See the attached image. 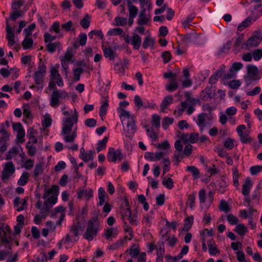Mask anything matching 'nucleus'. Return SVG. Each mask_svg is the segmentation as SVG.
Segmentation results:
<instances>
[{
    "label": "nucleus",
    "instance_id": "obj_10",
    "mask_svg": "<svg viewBox=\"0 0 262 262\" xmlns=\"http://www.w3.org/2000/svg\"><path fill=\"white\" fill-rule=\"evenodd\" d=\"M215 95V88L212 85L207 86L202 91V96L203 100L208 101L213 98Z\"/></svg>",
    "mask_w": 262,
    "mask_h": 262
},
{
    "label": "nucleus",
    "instance_id": "obj_13",
    "mask_svg": "<svg viewBox=\"0 0 262 262\" xmlns=\"http://www.w3.org/2000/svg\"><path fill=\"white\" fill-rule=\"evenodd\" d=\"M6 32L7 39L8 41V45L10 47H12L15 43L14 40V34L12 31V27L8 24V19H6Z\"/></svg>",
    "mask_w": 262,
    "mask_h": 262
},
{
    "label": "nucleus",
    "instance_id": "obj_37",
    "mask_svg": "<svg viewBox=\"0 0 262 262\" xmlns=\"http://www.w3.org/2000/svg\"><path fill=\"white\" fill-rule=\"evenodd\" d=\"M187 171L191 172L194 179H198L200 177V173L199 169L193 166H189L187 167Z\"/></svg>",
    "mask_w": 262,
    "mask_h": 262
},
{
    "label": "nucleus",
    "instance_id": "obj_53",
    "mask_svg": "<svg viewBox=\"0 0 262 262\" xmlns=\"http://www.w3.org/2000/svg\"><path fill=\"white\" fill-rule=\"evenodd\" d=\"M43 172V169H42V166L41 163H38L36 165L33 176L35 178H36L38 176L39 174H41Z\"/></svg>",
    "mask_w": 262,
    "mask_h": 262
},
{
    "label": "nucleus",
    "instance_id": "obj_39",
    "mask_svg": "<svg viewBox=\"0 0 262 262\" xmlns=\"http://www.w3.org/2000/svg\"><path fill=\"white\" fill-rule=\"evenodd\" d=\"M160 116L157 114H154L152 116L151 124L153 126L156 128H159L160 126Z\"/></svg>",
    "mask_w": 262,
    "mask_h": 262
},
{
    "label": "nucleus",
    "instance_id": "obj_33",
    "mask_svg": "<svg viewBox=\"0 0 262 262\" xmlns=\"http://www.w3.org/2000/svg\"><path fill=\"white\" fill-rule=\"evenodd\" d=\"M29 174L28 172H23L17 182V184L19 186L25 185L28 181Z\"/></svg>",
    "mask_w": 262,
    "mask_h": 262
},
{
    "label": "nucleus",
    "instance_id": "obj_54",
    "mask_svg": "<svg viewBox=\"0 0 262 262\" xmlns=\"http://www.w3.org/2000/svg\"><path fill=\"white\" fill-rule=\"evenodd\" d=\"M30 144V141L27 142L26 145V148L28 149V152L29 155L31 156H33L35 155L37 150L35 146L33 145H29Z\"/></svg>",
    "mask_w": 262,
    "mask_h": 262
},
{
    "label": "nucleus",
    "instance_id": "obj_42",
    "mask_svg": "<svg viewBox=\"0 0 262 262\" xmlns=\"http://www.w3.org/2000/svg\"><path fill=\"white\" fill-rule=\"evenodd\" d=\"M173 122V119L172 118L165 117L163 118L162 121V127L164 129H167L168 126L172 124Z\"/></svg>",
    "mask_w": 262,
    "mask_h": 262
},
{
    "label": "nucleus",
    "instance_id": "obj_26",
    "mask_svg": "<svg viewBox=\"0 0 262 262\" xmlns=\"http://www.w3.org/2000/svg\"><path fill=\"white\" fill-rule=\"evenodd\" d=\"M19 149H20L21 151H23V149L20 146L13 147L12 148H11L9 150V151L8 152V153L7 154L6 159L8 160H10L11 159H12V158L13 156L16 155L18 153Z\"/></svg>",
    "mask_w": 262,
    "mask_h": 262
},
{
    "label": "nucleus",
    "instance_id": "obj_22",
    "mask_svg": "<svg viewBox=\"0 0 262 262\" xmlns=\"http://www.w3.org/2000/svg\"><path fill=\"white\" fill-rule=\"evenodd\" d=\"M234 231L241 236L245 235L248 231L247 227L243 224L237 225Z\"/></svg>",
    "mask_w": 262,
    "mask_h": 262
},
{
    "label": "nucleus",
    "instance_id": "obj_56",
    "mask_svg": "<svg viewBox=\"0 0 262 262\" xmlns=\"http://www.w3.org/2000/svg\"><path fill=\"white\" fill-rule=\"evenodd\" d=\"M115 21L116 23V25L118 26H125L127 24V18L121 17H116L115 19Z\"/></svg>",
    "mask_w": 262,
    "mask_h": 262
},
{
    "label": "nucleus",
    "instance_id": "obj_12",
    "mask_svg": "<svg viewBox=\"0 0 262 262\" xmlns=\"http://www.w3.org/2000/svg\"><path fill=\"white\" fill-rule=\"evenodd\" d=\"M261 38L260 36H252L244 43L246 47L248 48L256 47L261 42Z\"/></svg>",
    "mask_w": 262,
    "mask_h": 262
},
{
    "label": "nucleus",
    "instance_id": "obj_17",
    "mask_svg": "<svg viewBox=\"0 0 262 262\" xmlns=\"http://www.w3.org/2000/svg\"><path fill=\"white\" fill-rule=\"evenodd\" d=\"M59 94L58 93V91L57 90H55V91H53L50 99V105L52 107H56L59 104L60 99Z\"/></svg>",
    "mask_w": 262,
    "mask_h": 262
},
{
    "label": "nucleus",
    "instance_id": "obj_15",
    "mask_svg": "<svg viewBox=\"0 0 262 262\" xmlns=\"http://www.w3.org/2000/svg\"><path fill=\"white\" fill-rule=\"evenodd\" d=\"M45 75L35 72L33 75V78L36 84L37 85L38 89L43 88V82Z\"/></svg>",
    "mask_w": 262,
    "mask_h": 262
},
{
    "label": "nucleus",
    "instance_id": "obj_52",
    "mask_svg": "<svg viewBox=\"0 0 262 262\" xmlns=\"http://www.w3.org/2000/svg\"><path fill=\"white\" fill-rule=\"evenodd\" d=\"M227 220L230 225H237L239 221L238 219L232 214L227 215Z\"/></svg>",
    "mask_w": 262,
    "mask_h": 262
},
{
    "label": "nucleus",
    "instance_id": "obj_60",
    "mask_svg": "<svg viewBox=\"0 0 262 262\" xmlns=\"http://www.w3.org/2000/svg\"><path fill=\"white\" fill-rule=\"evenodd\" d=\"M35 24H32L24 29V32L25 33L26 37H29L32 34V32L35 29Z\"/></svg>",
    "mask_w": 262,
    "mask_h": 262
},
{
    "label": "nucleus",
    "instance_id": "obj_25",
    "mask_svg": "<svg viewBox=\"0 0 262 262\" xmlns=\"http://www.w3.org/2000/svg\"><path fill=\"white\" fill-rule=\"evenodd\" d=\"M157 255L158 259L160 258L161 260L163 259V256L165 253L164 245L163 242H158L157 243Z\"/></svg>",
    "mask_w": 262,
    "mask_h": 262
},
{
    "label": "nucleus",
    "instance_id": "obj_48",
    "mask_svg": "<svg viewBox=\"0 0 262 262\" xmlns=\"http://www.w3.org/2000/svg\"><path fill=\"white\" fill-rule=\"evenodd\" d=\"M238 177L239 175L238 172V169L236 167H235L233 169L232 177L234 186L236 187L239 186V183L238 181Z\"/></svg>",
    "mask_w": 262,
    "mask_h": 262
},
{
    "label": "nucleus",
    "instance_id": "obj_44",
    "mask_svg": "<svg viewBox=\"0 0 262 262\" xmlns=\"http://www.w3.org/2000/svg\"><path fill=\"white\" fill-rule=\"evenodd\" d=\"M108 106V100H106L105 102H103L102 103V104H101V105L100 107V110H99V115L101 117H102L106 115Z\"/></svg>",
    "mask_w": 262,
    "mask_h": 262
},
{
    "label": "nucleus",
    "instance_id": "obj_30",
    "mask_svg": "<svg viewBox=\"0 0 262 262\" xmlns=\"http://www.w3.org/2000/svg\"><path fill=\"white\" fill-rule=\"evenodd\" d=\"M252 19V17L249 16L247 18H246L242 23H241L238 27L237 30L239 31H242L245 28H247L250 24H251V21Z\"/></svg>",
    "mask_w": 262,
    "mask_h": 262
},
{
    "label": "nucleus",
    "instance_id": "obj_61",
    "mask_svg": "<svg viewBox=\"0 0 262 262\" xmlns=\"http://www.w3.org/2000/svg\"><path fill=\"white\" fill-rule=\"evenodd\" d=\"M224 146L228 149H232L234 147L233 140L230 138H227L224 142Z\"/></svg>",
    "mask_w": 262,
    "mask_h": 262
},
{
    "label": "nucleus",
    "instance_id": "obj_47",
    "mask_svg": "<svg viewBox=\"0 0 262 262\" xmlns=\"http://www.w3.org/2000/svg\"><path fill=\"white\" fill-rule=\"evenodd\" d=\"M139 253V245L134 244L130 249V255L133 257H136Z\"/></svg>",
    "mask_w": 262,
    "mask_h": 262
},
{
    "label": "nucleus",
    "instance_id": "obj_31",
    "mask_svg": "<svg viewBox=\"0 0 262 262\" xmlns=\"http://www.w3.org/2000/svg\"><path fill=\"white\" fill-rule=\"evenodd\" d=\"M77 127L74 129L73 132L71 135L67 134L64 136L63 140L66 142L71 143L77 137Z\"/></svg>",
    "mask_w": 262,
    "mask_h": 262
},
{
    "label": "nucleus",
    "instance_id": "obj_27",
    "mask_svg": "<svg viewBox=\"0 0 262 262\" xmlns=\"http://www.w3.org/2000/svg\"><path fill=\"white\" fill-rule=\"evenodd\" d=\"M178 88V84L176 78H172L169 83L166 85V90L168 92H173Z\"/></svg>",
    "mask_w": 262,
    "mask_h": 262
},
{
    "label": "nucleus",
    "instance_id": "obj_43",
    "mask_svg": "<svg viewBox=\"0 0 262 262\" xmlns=\"http://www.w3.org/2000/svg\"><path fill=\"white\" fill-rule=\"evenodd\" d=\"M33 40L31 38L26 37L23 41L22 46L24 49H28L32 47Z\"/></svg>",
    "mask_w": 262,
    "mask_h": 262
},
{
    "label": "nucleus",
    "instance_id": "obj_45",
    "mask_svg": "<svg viewBox=\"0 0 262 262\" xmlns=\"http://www.w3.org/2000/svg\"><path fill=\"white\" fill-rule=\"evenodd\" d=\"M83 70L81 68H78L73 70L74 73V80L78 81L80 79V75L83 73Z\"/></svg>",
    "mask_w": 262,
    "mask_h": 262
},
{
    "label": "nucleus",
    "instance_id": "obj_11",
    "mask_svg": "<svg viewBox=\"0 0 262 262\" xmlns=\"http://www.w3.org/2000/svg\"><path fill=\"white\" fill-rule=\"evenodd\" d=\"M164 155L162 151L156 152L155 153L151 152H146L144 155V158L150 161H158L161 160Z\"/></svg>",
    "mask_w": 262,
    "mask_h": 262
},
{
    "label": "nucleus",
    "instance_id": "obj_16",
    "mask_svg": "<svg viewBox=\"0 0 262 262\" xmlns=\"http://www.w3.org/2000/svg\"><path fill=\"white\" fill-rule=\"evenodd\" d=\"M252 183L251 179L249 177L247 178L245 180V182L243 185L242 191V194L245 196L249 195L250 188L252 187Z\"/></svg>",
    "mask_w": 262,
    "mask_h": 262
},
{
    "label": "nucleus",
    "instance_id": "obj_36",
    "mask_svg": "<svg viewBox=\"0 0 262 262\" xmlns=\"http://www.w3.org/2000/svg\"><path fill=\"white\" fill-rule=\"evenodd\" d=\"M105 195V192L104 189L102 187H100L98 189V198L99 200L98 205L101 206L104 203Z\"/></svg>",
    "mask_w": 262,
    "mask_h": 262
},
{
    "label": "nucleus",
    "instance_id": "obj_18",
    "mask_svg": "<svg viewBox=\"0 0 262 262\" xmlns=\"http://www.w3.org/2000/svg\"><path fill=\"white\" fill-rule=\"evenodd\" d=\"M173 102V97L171 95L165 96L160 104L161 111L164 112L167 107Z\"/></svg>",
    "mask_w": 262,
    "mask_h": 262
},
{
    "label": "nucleus",
    "instance_id": "obj_41",
    "mask_svg": "<svg viewBox=\"0 0 262 262\" xmlns=\"http://www.w3.org/2000/svg\"><path fill=\"white\" fill-rule=\"evenodd\" d=\"M103 54L104 56L106 58L108 57L110 60H113L115 58L114 52L110 48L103 49Z\"/></svg>",
    "mask_w": 262,
    "mask_h": 262
},
{
    "label": "nucleus",
    "instance_id": "obj_40",
    "mask_svg": "<svg viewBox=\"0 0 262 262\" xmlns=\"http://www.w3.org/2000/svg\"><path fill=\"white\" fill-rule=\"evenodd\" d=\"M193 218L192 216L188 217L186 218L185 220V223H184V227L183 228V230L185 231H188L190 229V228L193 224Z\"/></svg>",
    "mask_w": 262,
    "mask_h": 262
},
{
    "label": "nucleus",
    "instance_id": "obj_59",
    "mask_svg": "<svg viewBox=\"0 0 262 262\" xmlns=\"http://www.w3.org/2000/svg\"><path fill=\"white\" fill-rule=\"evenodd\" d=\"M154 43V40L147 36L144 38L142 46L144 48L147 49L150 45L152 46Z\"/></svg>",
    "mask_w": 262,
    "mask_h": 262
},
{
    "label": "nucleus",
    "instance_id": "obj_7",
    "mask_svg": "<svg viewBox=\"0 0 262 262\" xmlns=\"http://www.w3.org/2000/svg\"><path fill=\"white\" fill-rule=\"evenodd\" d=\"M15 167L12 162H7L4 167L2 173V180L5 181L8 179L9 175L13 174L15 171Z\"/></svg>",
    "mask_w": 262,
    "mask_h": 262
},
{
    "label": "nucleus",
    "instance_id": "obj_34",
    "mask_svg": "<svg viewBox=\"0 0 262 262\" xmlns=\"http://www.w3.org/2000/svg\"><path fill=\"white\" fill-rule=\"evenodd\" d=\"M80 158L85 162H88L89 160H92L93 159V152L90 150L88 153H85L84 150H83V153H81Z\"/></svg>",
    "mask_w": 262,
    "mask_h": 262
},
{
    "label": "nucleus",
    "instance_id": "obj_63",
    "mask_svg": "<svg viewBox=\"0 0 262 262\" xmlns=\"http://www.w3.org/2000/svg\"><path fill=\"white\" fill-rule=\"evenodd\" d=\"M253 57L256 61L259 60L262 58V50L256 49L253 52Z\"/></svg>",
    "mask_w": 262,
    "mask_h": 262
},
{
    "label": "nucleus",
    "instance_id": "obj_6",
    "mask_svg": "<svg viewBox=\"0 0 262 262\" xmlns=\"http://www.w3.org/2000/svg\"><path fill=\"white\" fill-rule=\"evenodd\" d=\"M107 160L110 162H115L117 160L121 161L124 158L121 150H115L114 148H110L107 154Z\"/></svg>",
    "mask_w": 262,
    "mask_h": 262
},
{
    "label": "nucleus",
    "instance_id": "obj_29",
    "mask_svg": "<svg viewBox=\"0 0 262 262\" xmlns=\"http://www.w3.org/2000/svg\"><path fill=\"white\" fill-rule=\"evenodd\" d=\"M91 16L88 14L80 20V25L83 29H87L90 25Z\"/></svg>",
    "mask_w": 262,
    "mask_h": 262
},
{
    "label": "nucleus",
    "instance_id": "obj_24",
    "mask_svg": "<svg viewBox=\"0 0 262 262\" xmlns=\"http://www.w3.org/2000/svg\"><path fill=\"white\" fill-rule=\"evenodd\" d=\"M127 8L129 12L128 16L133 17L135 18L138 12V8L135 5L131 4L130 2L129 1L128 2Z\"/></svg>",
    "mask_w": 262,
    "mask_h": 262
},
{
    "label": "nucleus",
    "instance_id": "obj_5",
    "mask_svg": "<svg viewBox=\"0 0 262 262\" xmlns=\"http://www.w3.org/2000/svg\"><path fill=\"white\" fill-rule=\"evenodd\" d=\"M211 119L208 115L206 113H202L199 114L197 116L196 124L200 127L201 133L204 130V128L210 124Z\"/></svg>",
    "mask_w": 262,
    "mask_h": 262
},
{
    "label": "nucleus",
    "instance_id": "obj_35",
    "mask_svg": "<svg viewBox=\"0 0 262 262\" xmlns=\"http://www.w3.org/2000/svg\"><path fill=\"white\" fill-rule=\"evenodd\" d=\"M108 140V138L105 137L102 140L98 141L97 144V147L96 148L98 152L106 148V143Z\"/></svg>",
    "mask_w": 262,
    "mask_h": 262
},
{
    "label": "nucleus",
    "instance_id": "obj_55",
    "mask_svg": "<svg viewBox=\"0 0 262 262\" xmlns=\"http://www.w3.org/2000/svg\"><path fill=\"white\" fill-rule=\"evenodd\" d=\"M219 209L221 211L228 212L229 211V207L228 203L225 200H222L220 202Z\"/></svg>",
    "mask_w": 262,
    "mask_h": 262
},
{
    "label": "nucleus",
    "instance_id": "obj_32",
    "mask_svg": "<svg viewBox=\"0 0 262 262\" xmlns=\"http://www.w3.org/2000/svg\"><path fill=\"white\" fill-rule=\"evenodd\" d=\"M253 20L255 21L257 18L262 15V4L258 5L255 6L254 11L253 12Z\"/></svg>",
    "mask_w": 262,
    "mask_h": 262
},
{
    "label": "nucleus",
    "instance_id": "obj_62",
    "mask_svg": "<svg viewBox=\"0 0 262 262\" xmlns=\"http://www.w3.org/2000/svg\"><path fill=\"white\" fill-rule=\"evenodd\" d=\"M78 38L79 45L81 46H85L87 40V36L86 34L81 33L79 35Z\"/></svg>",
    "mask_w": 262,
    "mask_h": 262
},
{
    "label": "nucleus",
    "instance_id": "obj_28",
    "mask_svg": "<svg viewBox=\"0 0 262 262\" xmlns=\"http://www.w3.org/2000/svg\"><path fill=\"white\" fill-rule=\"evenodd\" d=\"M60 46V43L59 41H55L54 42H49L46 47L47 50L51 53H52L54 52L56 49L59 48Z\"/></svg>",
    "mask_w": 262,
    "mask_h": 262
},
{
    "label": "nucleus",
    "instance_id": "obj_14",
    "mask_svg": "<svg viewBox=\"0 0 262 262\" xmlns=\"http://www.w3.org/2000/svg\"><path fill=\"white\" fill-rule=\"evenodd\" d=\"M77 194L79 199L84 198L86 200H89L93 196V190L91 189H81L77 192Z\"/></svg>",
    "mask_w": 262,
    "mask_h": 262
},
{
    "label": "nucleus",
    "instance_id": "obj_20",
    "mask_svg": "<svg viewBox=\"0 0 262 262\" xmlns=\"http://www.w3.org/2000/svg\"><path fill=\"white\" fill-rule=\"evenodd\" d=\"M118 234V231L116 228H110L105 230L104 236L107 240L111 239V237H116Z\"/></svg>",
    "mask_w": 262,
    "mask_h": 262
},
{
    "label": "nucleus",
    "instance_id": "obj_21",
    "mask_svg": "<svg viewBox=\"0 0 262 262\" xmlns=\"http://www.w3.org/2000/svg\"><path fill=\"white\" fill-rule=\"evenodd\" d=\"M142 42L141 37L137 34H135L132 38L131 43L135 49H138L141 46Z\"/></svg>",
    "mask_w": 262,
    "mask_h": 262
},
{
    "label": "nucleus",
    "instance_id": "obj_50",
    "mask_svg": "<svg viewBox=\"0 0 262 262\" xmlns=\"http://www.w3.org/2000/svg\"><path fill=\"white\" fill-rule=\"evenodd\" d=\"M162 184L168 189H172L174 187L173 180L170 178H168L166 179L164 178Z\"/></svg>",
    "mask_w": 262,
    "mask_h": 262
},
{
    "label": "nucleus",
    "instance_id": "obj_64",
    "mask_svg": "<svg viewBox=\"0 0 262 262\" xmlns=\"http://www.w3.org/2000/svg\"><path fill=\"white\" fill-rule=\"evenodd\" d=\"M250 171L251 174L256 175L258 172L262 171V166L257 165V166H252L250 168Z\"/></svg>",
    "mask_w": 262,
    "mask_h": 262
},
{
    "label": "nucleus",
    "instance_id": "obj_4",
    "mask_svg": "<svg viewBox=\"0 0 262 262\" xmlns=\"http://www.w3.org/2000/svg\"><path fill=\"white\" fill-rule=\"evenodd\" d=\"M151 20L150 13H147L145 7H141L137 23L140 26L148 25Z\"/></svg>",
    "mask_w": 262,
    "mask_h": 262
},
{
    "label": "nucleus",
    "instance_id": "obj_49",
    "mask_svg": "<svg viewBox=\"0 0 262 262\" xmlns=\"http://www.w3.org/2000/svg\"><path fill=\"white\" fill-rule=\"evenodd\" d=\"M52 119L50 115L47 114L45 116L43 120L42 121V125L43 127L47 128L51 125Z\"/></svg>",
    "mask_w": 262,
    "mask_h": 262
},
{
    "label": "nucleus",
    "instance_id": "obj_8",
    "mask_svg": "<svg viewBox=\"0 0 262 262\" xmlns=\"http://www.w3.org/2000/svg\"><path fill=\"white\" fill-rule=\"evenodd\" d=\"M124 130L126 132V137L130 138L133 136L137 130L135 118L133 119L130 118L129 119V120L127 121L126 128L124 129Z\"/></svg>",
    "mask_w": 262,
    "mask_h": 262
},
{
    "label": "nucleus",
    "instance_id": "obj_9",
    "mask_svg": "<svg viewBox=\"0 0 262 262\" xmlns=\"http://www.w3.org/2000/svg\"><path fill=\"white\" fill-rule=\"evenodd\" d=\"M245 129L246 126L245 125H240L236 128V132L240 137V140L244 144L250 143L251 141L249 135L243 133V130Z\"/></svg>",
    "mask_w": 262,
    "mask_h": 262
},
{
    "label": "nucleus",
    "instance_id": "obj_46",
    "mask_svg": "<svg viewBox=\"0 0 262 262\" xmlns=\"http://www.w3.org/2000/svg\"><path fill=\"white\" fill-rule=\"evenodd\" d=\"M182 41L185 44H188L193 41V38L194 37L193 35L187 34L186 35H181Z\"/></svg>",
    "mask_w": 262,
    "mask_h": 262
},
{
    "label": "nucleus",
    "instance_id": "obj_58",
    "mask_svg": "<svg viewBox=\"0 0 262 262\" xmlns=\"http://www.w3.org/2000/svg\"><path fill=\"white\" fill-rule=\"evenodd\" d=\"M42 61V59L40 58L38 70L36 72L45 75L46 73V66Z\"/></svg>",
    "mask_w": 262,
    "mask_h": 262
},
{
    "label": "nucleus",
    "instance_id": "obj_38",
    "mask_svg": "<svg viewBox=\"0 0 262 262\" xmlns=\"http://www.w3.org/2000/svg\"><path fill=\"white\" fill-rule=\"evenodd\" d=\"M51 73V80H54L57 79H60L61 77L58 70L54 67H52L50 70Z\"/></svg>",
    "mask_w": 262,
    "mask_h": 262
},
{
    "label": "nucleus",
    "instance_id": "obj_1",
    "mask_svg": "<svg viewBox=\"0 0 262 262\" xmlns=\"http://www.w3.org/2000/svg\"><path fill=\"white\" fill-rule=\"evenodd\" d=\"M99 222L97 216H93L88 221L87 228L83 234V238L89 241L93 240L98 234Z\"/></svg>",
    "mask_w": 262,
    "mask_h": 262
},
{
    "label": "nucleus",
    "instance_id": "obj_19",
    "mask_svg": "<svg viewBox=\"0 0 262 262\" xmlns=\"http://www.w3.org/2000/svg\"><path fill=\"white\" fill-rule=\"evenodd\" d=\"M118 111L119 113H120L119 117L122 121L123 119L124 120L125 119H127L128 120H129V119H133L135 118V116L134 115H131L130 114L129 112L127 111L121 107H119L118 108Z\"/></svg>",
    "mask_w": 262,
    "mask_h": 262
},
{
    "label": "nucleus",
    "instance_id": "obj_2",
    "mask_svg": "<svg viewBox=\"0 0 262 262\" xmlns=\"http://www.w3.org/2000/svg\"><path fill=\"white\" fill-rule=\"evenodd\" d=\"M78 115L76 109L74 110V113L71 117L65 118L63 120V127L61 134L65 136L70 134L72 130L74 124H77L78 122Z\"/></svg>",
    "mask_w": 262,
    "mask_h": 262
},
{
    "label": "nucleus",
    "instance_id": "obj_57",
    "mask_svg": "<svg viewBox=\"0 0 262 262\" xmlns=\"http://www.w3.org/2000/svg\"><path fill=\"white\" fill-rule=\"evenodd\" d=\"M123 31L121 28L112 29L108 31L107 34L110 36L119 35L123 33Z\"/></svg>",
    "mask_w": 262,
    "mask_h": 262
},
{
    "label": "nucleus",
    "instance_id": "obj_3",
    "mask_svg": "<svg viewBox=\"0 0 262 262\" xmlns=\"http://www.w3.org/2000/svg\"><path fill=\"white\" fill-rule=\"evenodd\" d=\"M258 68L253 65L249 64L247 66V74L244 77L246 85L249 86L252 81L258 80L260 79Z\"/></svg>",
    "mask_w": 262,
    "mask_h": 262
},
{
    "label": "nucleus",
    "instance_id": "obj_23",
    "mask_svg": "<svg viewBox=\"0 0 262 262\" xmlns=\"http://www.w3.org/2000/svg\"><path fill=\"white\" fill-rule=\"evenodd\" d=\"M81 226L79 223H74L70 228V233L72 236H77L80 234Z\"/></svg>",
    "mask_w": 262,
    "mask_h": 262
},
{
    "label": "nucleus",
    "instance_id": "obj_51",
    "mask_svg": "<svg viewBox=\"0 0 262 262\" xmlns=\"http://www.w3.org/2000/svg\"><path fill=\"white\" fill-rule=\"evenodd\" d=\"M15 11L11 13L10 18L13 20H16L18 18L22 17L24 15L23 12L21 10H14Z\"/></svg>",
    "mask_w": 262,
    "mask_h": 262
}]
</instances>
